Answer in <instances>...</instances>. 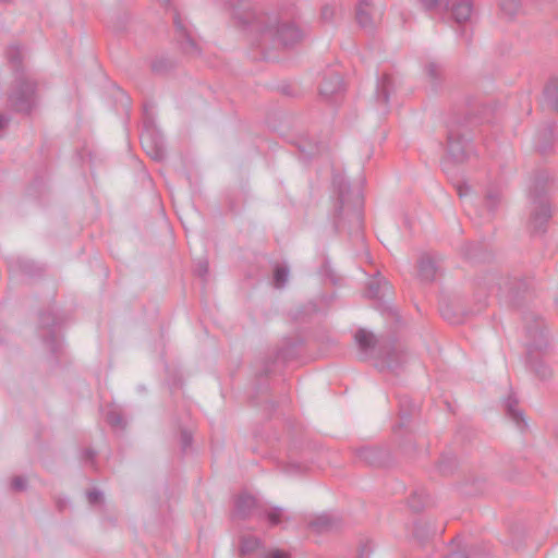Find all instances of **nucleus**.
Returning a JSON list of instances; mask_svg holds the SVG:
<instances>
[{
    "mask_svg": "<svg viewBox=\"0 0 558 558\" xmlns=\"http://www.w3.org/2000/svg\"><path fill=\"white\" fill-rule=\"evenodd\" d=\"M12 110L29 113L36 106V83L24 74L15 77L8 97Z\"/></svg>",
    "mask_w": 558,
    "mask_h": 558,
    "instance_id": "f257e3e1",
    "label": "nucleus"
},
{
    "mask_svg": "<svg viewBox=\"0 0 558 558\" xmlns=\"http://www.w3.org/2000/svg\"><path fill=\"white\" fill-rule=\"evenodd\" d=\"M104 416L107 423L117 429H123L126 425V420L123 411L116 404H110L104 409Z\"/></svg>",
    "mask_w": 558,
    "mask_h": 558,
    "instance_id": "f03ea898",
    "label": "nucleus"
},
{
    "mask_svg": "<svg viewBox=\"0 0 558 558\" xmlns=\"http://www.w3.org/2000/svg\"><path fill=\"white\" fill-rule=\"evenodd\" d=\"M471 12H472L471 5L466 2H463V3H460L457 8H454L453 15L457 21L461 22V21L468 20L471 15Z\"/></svg>",
    "mask_w": 558,
    "mask_h": 558,
    "instance_id": "7ed1b4c3",
    "label": "nucleus"
},
{
    "mask_svg": "<svg viewBox=\"0 0 558 558\" xmlns=\"http://www.w3.org/2000/svg\"><path fill=\"white\" fill-rule=\"evenodd\" d=\"M8 59L11 63L17 65L21 62V50L16 46H11L7 51Z\"/></svg>",
    "mask_w": 558,
    "mask_h": 558,
    "instance_id": "20e7f679",
    "label": "nucleus"
},
{
    "mask_svg": "<svg viewBox=\"0 0 558 558\" xmlns=\"http://www.w3.org/2000/svg\"><path fill=\"white\" fill-rule=\"evenodd\" d=\"M355 339L361 347H367L371 344L372 335L367 333L365 330H360L356 332Z\"/></svg>",
    "mask_w": 558,
    "mask_h": 558,
    "instance_id": "39448f33",
    "label": "nucleus"
},
{
    "mask_svg": "<svg viewBox=\"0 0 558 558\" xmlns=\"http://www.w3.org/2000/svg\"><path fill=\"white\" fill-rule=\"evenodd\" d=\"M87 499L90 505H96L98 502H101L102 501V493L97 489L89 490L87 493Z\"/></svg>",
    "mask_w": 558,
    "mask_h": 558,
    "instance_id": "423d86ee",
    "label": "nucleus"
},
{
    "mask_svg": "<svg viewBox=\"0 0 558 558\" xmlns=\"http://www.w3.org/2000/svg\"><path fill=\"white\" fill-rule=\"evenodd\" d=\"M11 486L14 490H24L26 488V480L22 476H15L12 478Z\"/></svg>",
    "mask_w": 558,
    "mask_h": 558,
    "instance_id": "0eeeda50",
    "label": "nucleus"
},
{
    "mask_svg": "<svg viewBox=\"0 0 558 558\" xmlns=\"http://www.w3.org/2000/svg\"><path fill=\"white\" fill-rule=\"evenodd\" d=\"M275 279L279 286L283 284L288 279V271L283 269H277L275 274Z\"/></svg>",
    "mask_w": 558,
    "mask_h": 558,
    "instance_id": "6e6552de",
    "label": "nucleus"
},
{
    "mask_svg": "<svg viewBox=\"0 0 558 558\" xmlns=\"http://www.w3.org/2000/svg\"><path fill=\"white\" fill-rule=\"evenodd\" d=\"M94 457H95V452H94L92 449H86V450L84 451V458H85L86 460H90V461H93Z\"/></svg>",
    "mask_w": 558,
    "mask_h": 558,
    "instance_id": "1a4fd4ad",
    "label": "nucleus"
},
{
    "mask_svg": "<svg viewBox=\"0 0 558 558\" xmlns=\"http://www.w3.org/2000/svg\"><path fill=\"white\" fill-rule=\"evenodd\" d=\"M8 117L0 114V131L8 124Z\"/></svg>",
    "mask_w": 558,
    "mask_h": 558,
    "instance_id": "9d476101",
    "label": "nucleus"
},
{
    "mask_svg": "<svg viewBox=\"0 0 558 558\" xmlns=\"http://www.w3.org/2000/svg\"><path fill=\"white\" fill-rule=\"evenodd\" d=\"M280 557H282V555L275 554V555H272V557H271V558H280Z\"/></svg>",
    "mask_w": 558,
    "mask_h": 558,
    "instance_id": "9b49d317",
    "label": "nucleus"
}]
</instances>
